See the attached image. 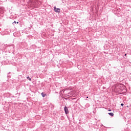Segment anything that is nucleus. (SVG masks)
Instances as JSON below:
<instances>
[{
  "label": "nucleus",
  "mask_w": 131,
  "mask_h": 131,
  "mask_svg": "<svg viewBox=\"0 0 131 131\" xmlns=\"http://www.w3.org/2000/svg\"><path fill=\"white\" fill-rule=\"evenodd\" d=\"M17 24V22L16 21H14L13 23H12V24H13V25H14V24Z\"/></svg>",
  "instance_id": "nucleus-7"
},
{
  "label": "nucleus",
  "mask_w": 131,
  "mask_h": 131,
  "mask_svg": "<svg viewBox=\"0 0 131 131\" xmlns=\"http://www.w3.org/2000/svg\"><path fill=\"white\" fill-rule=\"evenodd\" d=\"M108 111H111V110H108Z\"/></svg>",
  "instance_id": "nucleus-10"
},
{
  "label": "nucleus",
  "mask_w": 131,
  "mask_h": 131,
  "mask_svg": "<svg viewBox=\"0 0 131 131\" xmlns=\"http://www.w3.org/2000/svg\"><path fill=\"white\" fill-rule=\"evenodd\" d=\"M124 56H126V54H125Z\"/></svg>",
  "instance_id": "nucleus-11"
},
{
  "label": "nucleus",
  "mask_w": 131,
  "mask_h": 131,
  "mask_svg": "<svg viewBox=\"0 0 131 131\" xmlns=\"http://www.w3.org/2000/svg\"><path fill=\"white\" fill-rule=\"evenodd\" d=\"M41 96H42V97L43 98H45V97H46V96H47V94L43 93V92H42V93H41Z\"/></svg>",
  "instance_id": "nucleus-4"
},
{
  "label": "nucleus",
  "mask_w": 131,
  "mask_h": 131,
  "mask_svg": "<svg viewBox=\"0 0 131 131\" xmlns=\"http://www.w3.org/2000/svg\"><path fill=\"white\" fill-rule=\"evenodd\" d=\"M16 23H17V24H19V22L18 21L16 22Z\"/></svg>",
  "instance_id": "nucleus-9"
},
{
  "label": "nucleus",
  "mask_w": 131,
  "mask_h": 131,
  "mask_svg": "<svg viewBox=\"0 0 131 131\" xmlns=\"http://www.w3.org/2000/svg\"><path fill=\"white\" fill-rule=\"evenodd\" d=\"M32 5L33 6H37L38 5V1L37 0H32Z\"/></svg>",
  "instance_id": "nucleus-1"
},
{
  "label": "nucleus",
  "mask_w": 131,
  "mask_h": 131,
  "mask_svg": "<svg viewBox=\"0 0 131 131\" xmlns=\"http://www.w3.org/2000/svg\"><path fill=\"white\" fill-rule=\"evenodd\" d=\"M108 115H110V116H114V114H113V113H108Z\"/></svg>",
  "instance_id": "nucleus-5"
},
{
  "label": "nucleus",
  "mask_w": 131,
  "mask_h": 131,
  "mask_svg": "<svg viewBox=\"0 0 131 131\" xmlns=\"http://www.w3.org/2000/svg\"><path fill=\"white\" fill-rule=\"evenodd\" d=\"M27 79H29V80H31V78L29 77H27Z\"/></svg>",
  "instance_id": "nucleus-6"
},
{
  "label": "nucleus",
  "mask_w": 131,
  "mask_h": 131,
  "mask_svg": "<svg viewBox=\"0 0 131 131\" xmlns=\"http://www.w3.org/2000/svg\"><path fill=\"white\" fill-rule=\"evenodd\" d=\"M124 105V104L123 103H121V106H123Z\"/></svg>",
  "instance_id": "nucleus-8"
},
{
  "label": "nucleus",
  "mask_w": 131,
  "mask_h": 131,
  "mask_svg": "<svg viewBox=\"0 0 131 131\" xmlns=\"http://www.w3.org/2000/svg\"><path fill=\"white\" fill-rule=\"evenodd\" d=\"M64 112L66 114H68L69 113V112L68 111V108L67 106H64Z\"/></svg>",
  "instance_id": "nucleus-3"
},
{
  "label": "nucleus",
  "mask_w": 131,
  "mask_h": 131,
  "mask_svg": "<svg viewBox=\"0 0 131 131\" xmlns=\"http://www.w3.org/2000/svg\"><path fill=\"white\" fill-rule=\"evenodd\" d=\"M86 98L88 99V98H89V97H87Z\"/></svg>",
  "instance_id": "nucleus-12"
},
{
  "label": "nucleus",
  "mask_w": 131,
  "mask_h": 131,
  "mask_svg": "<svg viewBox=\"0 0 131 131\" xmlns=\"http://www.w3.org/2000/svg\"><path fill=\"white\" fill-rule=\"evenodd\" d=\"M54 12H56L57 13H60V8H56V6L54 7Z\"/></svg>",
  "instance_id": "nucleus-2"
}]
</instances>
